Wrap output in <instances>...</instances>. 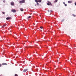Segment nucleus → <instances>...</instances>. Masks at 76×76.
<instances>
[{"instance_id": "nucleus-4", "label": "nucleus", "mask_w": 76, "mask_h": 76, "mask_svg": "<svg viewBox=\"0 0 76 76\" xmlns=\"http://www.w3.org/2000/svg\"><path fill=\"white\" fill-rule=\"evenodd\" d=\"M12 19V18L9 17H8L6 18V19H7V20H9V19Z\"/></svg>"}, {"instance_id": "nucleus-7", "label": "nucleus", "mask_w": 76, "mask_h": 76, "mask_svg": "<svg viewBox=\"0 0 76 76\" xmlns=\"http://www.w3.org/2000/svg\"><path fill=\"white\" fill-rule=\"evenodd\" d=\"M68 3H72V1H68Z\"/></svg>"}, {"instance_id": "nucleus-24", "label": "nucleus", "mask_w": 76, "mask_h": 76, "mask_svg": "<svg viewBox=\"0 0 76 76\" xmlns=\"http://www.w3.org/2000/svg\"><path fill=\"white\" fill-rule=\"evenodd\" d=\"M63 4H65V2H63Z\"/></svg>"}, {"instance_id": "nucleus-16", "label": "nucleus", "mask_w": 76, "mask_h": 76, "mask_svg": "<svg viewBox=\"0 0 76 76\" xmlns=\"http://www.w3.org/2000/svg\"><path fill=\"white\" fill-rule=\"evenodd\" d=\"M31 18V16H29L28 17V19H29V18Z\"/></svg>"}, {"instance_id": "nucleus-30", "label": "nucleus", "mask_w": 76, "mask_h": 76, "mask_svg": "<svg viewBox=\"0 0 76 76\" xmlns=\"http://www.w3.org/2000/svg\"><path fill=\"white\" fill-rule=\"evenodd\" d=\"M0 76H1V75H0Z\"/></svg>"}, {"instance_id": "nucleus-19", "label": "nucleus", "mask_w": 76, "mask_h": 76, "mask_svg": "<svg viewBox=\"0 0 76 76\" xmlns=\"http://www.w3.org/2000/svg\"><path fill=\"white\" fill-rule=\"evenodd\" d=\"M1 66H2L1 64L0 63V67H1Z\"/></svg>"}, {"instance_id": "nucleus-18", "label": "nucleus", "mask_w": 76, "mask_h": 76, "mask_svg": "<svg viewBox=\"0 0 76 76\" xmlns=\"http://www.w3.org/2000/svg\"><path fill=\"white\" fill-rule=\"evenodd\" d=\"M6 26V25H4L3 26H2V27H4Z\"/></svg>"}, {"instance_id": "nucleus-9", "label": "nucleus", "mask_w": 76, "mask_h": 76, "mask_svg": "<svg viewBox=\"0 0 76 76\" xmlns=\"http://www.w3.org/2000/svg\"><path fill=\"white\" fill-rule=\"evenodd\" d=\"M57 1H58V0H56L55 1H54V3H57Z\"/></svg>"}, {"instance_id": "nucleus-2", "label": "nucleus", "mask_w": 76, "mask_h": 76, "mask_svg": "<svg viewBox=\"0 0 76 76\" xmlns=\"http://www.w3.org/2000/svg\"><path fill=\"white\" fill-rule=\"evenodd\" d=\"M22 1H19L20 3H25V0H21Z\"/></svg>"}, {"instance_id": "nucleus-13", "label": "nucleus", "mask_w": 76, "mask_h": 76, "mask_svg": "<svg viewBox=\"0 0 76 76\" xmlns=\"http://www.w3.org/2000/svg\"><path fill=\"white\" fill-rule=\"evenodd\" d=\"M72 15L74 17H76V15H75V14H73Z\"/></svg>"}, {"instance_id": "nucleus-17", "label": "nucleus", "mask_w": 76, "mask_h": 76, "mask_svg": "<svg viewBox=\"0 0 76 76\" xmlns=\"http://www.w3.org/2000/svg\"><path fill=\"white\" fill-rule=\"evenodd\" d=\"M40 29H42V28H43L42 26L40 27Z\"/></svg>"}, {"instance_id": "nucleus-27", "label": "nucleus", "mask_w": 76, "mask_h": 76, "mask_svg": "<svg viewBox=\"0 0 76 76\" xmlns=\"http://www.w3.org/2000/svg\"><path fill=\"white\" fill-rule=\"evenodd\" d=\"M26 48H28V47H26Z\"/></svg>"}, {"instance_id": "nucleus-3", "label": "nucleus", "mask_w": 76, "mask_h": 76, "mask_svg": "<svg viewBox=\"0 0 76 76\" xmlns=\"http://www.w3.org/2000/svg\"><path fill=\"white\" fill-rule=\"evenodd\" d=\"M11 12H13V13H15L16 11L15 9H12L11 10Z\"/></svg>"}, {"instance_id": "nucleus-6", "label": "nucleus", "mask_w": 76, "mask_h": 76, "mask_svg": "<svg viewBox=\"0 0 76 76\" xmlns=\"http://www.w3.org/2000/svg\"><path fill=\"white\" fill-rule=\"evenodd\" d=\"M28 69H25L23 71V72H26L27 70H28Z\"/></svg>"}, {"instance_id": "nucleus-5", "label": "nucleus", "mask_w": 76, "mask_h": 76, "mask_svg": "<svg viewBox=\"0 0 76 76\" xmlns=\"http://www.w3.org/2000/svg\"><path fill=\"white\" fill-rule=\"evenodd\" d=\"M11 4L12 6H14V2H11Z\"/></svg>"}, {"instance_id": "nucleus-25", "label": "nucleus", "mask_w": 76, "mask_h": 76, "mask_svg": "<svg viewBox=\"0 0 76 76\" xmlns=\"http://www.w3.org/2000/svg\"><path fill=\"white\" fill-rule=\"evenodd\" d=\"M50 12H53V11H52V10H50Z\"/></svg>"}, {"instance_id": "nucleus-29", "label": "nucleus", "mask_w": 76, "mask_h": 76, "mask_svg": "<svg viewBox=\"0 0 76 76\" xmlns=\"http://www.w3.org/2000/svg\"><path fill=\"white\" fill-rule=\"evenodd\" d=\"M30 48H31V46H30Z\"/></svg>"}, {"instance_id": "nucleus-21", "label": "nucleus", "mask_w": 76, "mask_h": 76, "mask_svg": "<svg viewBox=\"0 0 76 76\" xmlns=\"http://www.w3.org/2000/svg\"><path fill=\"white\" fill-rule=\"evenodd\" d=\"M3 2H4V3H5V2H6V1H5V0H4L3 1Z\"/></svg>"}, {"instance_id": "nucleus-22", "label": "nucleus", "mask_w": 76, "mask_h": 76, "mask_svg": "<svg viewBox=\"0 0 76 76\" xmlns=\"http://www.w3.org/2000/svg\"><path fill=\"white\" fill-rule=\"evenodd\" d=\"M64 6H67V5H66V4H64Z\"/></svg>"}, {"instance_id": "nucleus-15", "label": "nucleus", "mask_w": 76, "mask_h": 76, "mask_svg": "<svg viewBox=\"0 0 76 76\" xmlns=\"http://www.w3.org/2000/svg\"><path fill=\"white\" fill-rule=\"evenodd\" d=\"M37 3V4L38 5V6H39V3H38V2Z\"/></svg>"}, {"instance_id": "nucleus-28", "label": "nucleus", "mask_w": 76, "mask_h": 76, "mask_svg": "<svg viewBox=\"0 0 76 76\" xmlns=\"http://www.w3.org/2000/svg\"><path fill=\"white\" fill-rule=\"evenodd\" d=\"M59 63H61V62H59Z\"/></svg>"}, {"instance_id": "nucleus-23", "label": "nucleus", "mask_w": 76, "mask_h": 76, "mask_svg": "<svg viewBox=\"0 0 76 76\" xmlns=\"http://www.w3.org/2000/svg\"><path fill=\"white\" fill-rule=\"evenodd\" d=\"M75 6H76V2L75 3Z\"/></svg>"}, {"instance_id": "nucleus-1", "label": "nucleus", "mask_w": 76, "mask_h": 76, "mask_svg": "<svg viewBox=\"0 0 76 76\" xmlns=\"http://www.w3.org/2000/svg\"><path fill=\"white\" fill-rule=\"evenodd\" d=\"M48 3H47V4L48 5V6H52V4L51 3V2L48 1Z\"/></svg>"}, {"instance_id": "nucleus-20", "label": "nucleus", "mask_w": 76, "mask_h": 76, "mask_svg": "<svg viewBox=\"0 0 76 76\" xmlns=\"http://www.w3.org/2000/svg\"><path fill=\"white\" fill-rule=\"evenodd\" d=\"M15 76H18V75L17 74H15Z\"/></svg>"}, {"instance_id": "nucleus-14", "label": "nucleus", "mask_w": 76, "mask_h": 76, "mask_svg": "<svg viewBox=\"0 0 76 76\" xmlns=\"http://www.w3.org/2000/svg\"><path fill=\"white\" fill-rule=\"evenodd\" d=\"M2 13L4 15L5 14V12H2Z\"/></svg>"}, {"instance_id": "nucleus-12", "label": "nucleus", "mask_w": 76, "mask_h": 76, "mask_svg": "<svg viewBox=\"0 0 76 76\" xmlns=\"http://www.w3.org/2000/svg\"><path fill=\"white\" fill-rule=\"evenodd\" d=\"M20 10L22 12L23 11V8L20 9Z\"/></svg>"}, {"instance_id": "nucleus-26", "label": "nucleus", "mask_w": 76, "mask_h": 76, "mask_svg": "<svg viewBox=\"0 0 76 76\" xmlns=\"http://www.w3.org/2000/svg\"><path fill=\"white\" fill-rule=\"evenodd\" d=\"M48 12H50V10H48Z\"/></svg>"}, {"instance_id": "nucleus-11", "label": "nucleus", "mask_w": 76, "mask_h": 76, "mask_svg": "<svg viewBox=\"0 0 76 76\" xmlns=\"http://www.w3.org/2000/svg\"><path fill=\"white\" fill-rule=\"evenodd\" d=\"M41 1H42V0H39L38 1V2H39V3H41Z\"/></svg>"}, {"instance_id": "nucleus-10", "label": "nucleus", "mask_w": 76, "mask_h": 76, "mask_svg": "<svg viewBox=\"0 0 76 76\" xmlns=\"http://www.w3.org/2000/svg\"><path fill=\"white\" fill-rule=\"evenodd\" d=\"M35 1L36 3H38V0H35Z\"/></svg>"}, {"instance_id": "nucleus-8", "label": "nucleus", "mask_w": 76, "mask_h": 76, "mask_svg": "<svg viewBox=\"0 0 76 76\" xmlns=\"http://www.w3.org/2000/svg\"><path fill=\"white\" fill-rule=\"evenodd\" d=\"M2 64V65H7V64L6 63H3Z\"/></svg>"}]
</instances>
